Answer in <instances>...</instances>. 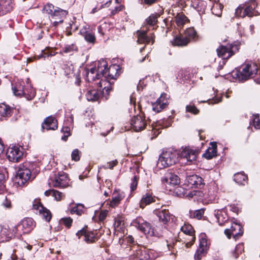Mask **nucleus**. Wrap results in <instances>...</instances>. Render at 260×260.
Returning <instances> with one entry per match:
<instances>
[{"label": "nucleus", "mask_w": 260, "mask_h": 260, "mask_svg": "<svg viewBox=\"0 0 260 260\" xmlns=\"http://www.w3.org/2000/svg\"><path fill=\"white\" fill-rule=\"evenodd\" d=\"M159 16V15L156 13L152 14L146 19L145 22L149 25L154 26L157 23Z\"/></svg>", "instance_id": "nucleus-43"}, {"label": "nucleus", "mask_w": 260, "mask_h": 260, "mask_svg": "<svg viewBox=\"0 0 260 260\" xmlns=\"http://www.w3.org/2000/svg\"><path fill=\"white\" fill-rule=\"evenodd\" d=\"M253 124L254 127L256 129L260 128V118L258 114H256L253 116Z\"/></svg>", "instance_id": "nucleus-56"}, {"label": "nucleus", "mask_w": 260, "mask_h": 260, "mask_svg": "<svg viewBox=\"0 0 260 260\" xmlns=\"http://www.w3.org/2000/svg\"><path fill=\"white\" fill-rule=\"evenodd\" d=\"M108 214L107 210H103L99 214V218L100 221H103L107 217Z\"/></svg>", "instance_id": "nucleus-64"}, {"label": "nucleus", "mask_w": 260, "mask_h": 260, "mask_svg": "<svg viewBox=\"0 0 260 260\" xmlns=\"http://www.w3.org/2000/svg\"><path fill=\"white\" fill-rule=\"evenodd\" d=\"M154 202V199L152 196L148 193L144 194L140 201V207L144 208L145 206Z\"/></svg>", "instance_id": "nucleus-37"}, {"label": "nucleus", "mask_w": 260, "mask_h": 260, "mask_svg": "<svg viewBox=\"0 0 260 260\" xmlns=\"http://www.w3.org/2000/svg\"><path fill=\"white\" fill-rule=\"evenodd\" d=\"M109 29V26L106 22L102 23L98 27V32L102 35H104Z\"/></svg>", "instance_id": "nucleus-52"}, {"label": "nucleus", "mask_w": 260, "mask_h": 260, "mask_svg": "<svg viewBox=\"0 0 260 260\" xmlns=\"http://www.w3.org/2000/svg\"><path fill=\"white\" fill-rule=\"evenodd\" d=\"M5 182V175L3 173L2 171L0 170V193H1L4 189L5 186L4 185Z\"/></svg>", "instance_id": "nucleus-60"}, {"label": "nucleus", "mask_w": 260, "mask_h": 260, "mask_svg": "<svg viewBox=\"0 0 260 260\" xmlns=\"http://www.w3.org/2000/svg\"><path fill=\"white\" fill-rule=\"evenodd\" d=\"M114 196L112 198L109 203V206L112 208L117 207L124 197L123 193L118 191H114Z\"/></svg>", "instance_id": "nucleus-30"}, {"label": "nucleus", "mask_w": 260, "mask_h": 260, "mask_svg": "<svg viewBox=\"0 0 260 260\" xmlns=\"http://www.w3.org/2000/svg\"><path fill=\"white\" fill-rule=\"evenodd\" d=\"M153 251L149 250H140L137 251L136 257L138 260H153Z\"/></svg>", "instance_id": "nucleus-25"}, {"label": "nucleus", "mask_w": 260, "mask_h": 260, "mask_svg": "<svg viewBox=\"0 0 260 260\" xmlns=\"http://www.w3.org/2000/svg\"><path fill=\"white\" fill-rule=\"evenodd\" d=\"M191 6L198 12H202L205 9L204 2L200 0H191Z\"/></svg>", "instance_id": "nucleus-42"}, {"label": "nucleus", "mask_w": 260, "mask_h": 260, "mask_svg": "<svg viewBox=\"0 0 260 260\" xmlns=\"http://www.w3.org/2000/svg\"><path fill=\"white\" fill-rule=\"evenodd\" d=\"M108 64L106 60L103 59L97 63L96 66L91 68L90 70L86 69L85 74L88 81H95L94 74L97 78H100L102 76L108 79H116L118 76V66L116 65L110 66L107 70Z\"/></svg>", "instance_id": "nucleus-1"}, {"label": "nucleus", "mask_w": 260, "mask_h": 260, "mask_svg": "<svg viewBox=\"0 0 260 260\" xmlns=\"http://www.w3.org/2000/svg\"><path fill=\"white\" fill-rule=\"evenodd\" d=\"M138 181V178L136 176H134L132 178L130 186L131 190L132 191H134L137 188Z\"/></svg>", "instance_id": "nucleus-55"}, {"label": "nucleus", "mask_w": 260, "mask_h": 260, "mask_svg": "<svg viewBox=\"0 0 260 260\" xmlns=\"http://www.w3.org/2000/svg\"><path fill=\"white\" fill-rule=\"evenodd\" d=\"M181 231L188 235L189 238L188 239V241L185 243V246L186 248L190 247L194 242L196 237L194 235L195 231L191 224L189 223H184L183 225L181 227Z\"/></svg>", "instance_id": "nucleus-15"}, {"label": "nucleus", "mask_w": 260, "mask_h": 260, "mask_svg": "<svg viewBox=\"0 0 260 260\" xmlns=\"http://www.w3.org/2000/svg\"><path fill=\"white\" fill-rule=\"evenodd\" d=\"M95 74L96 73L94 74L95 80L96 79H101L100 81L96 83L98 86L103 89V94L105 93V94L108 95L109 91L112 89V83L110 82V79L107 78H104L102 76L100 78H97V77L95 76Z\"/></svg>", "instance_id": "nucleus-18"}, {"label": "nucleus", "mask_w": 260, "mask_h": 260, "mask_svg": "<svg viewBox=\"0 0 260 260\" xmlns=\"http://www.w3.org/2000/svg\"><path fill=\"white\" fill-rule=\"evenodd\" d=\"M257 67L253 62H250L243 64L242 70H237L232 73V76L239 81H245L257 74Z\"/></svg>", "instance_id": "nucleus-4"}, {"label": "nucleus", "mask_w": 260, "mask_h": 260, "mask_svg": "<svg viewBox=\"0 0 260 260\" xmlns=\"http://www.w3.org/2000/svg\"><path fill=\"white\" fill-rule=\"evenodd\" d=\"M76 235L78 236L81 235L84 236V240L88 243H92L98 240L97 237L95 236V234L93 232L86 231L84 229H82L78 231Z\"/></svg>", "instance_id": "nucleus-23"}, {"label": "nucleus", "mask_w": 260, "mask_h": 260, "mask_svg": "<svg viewBox=\"0 0 260 260\" xmlns=\"http://www.w3.org/2000/svg\"><path fill=\"white\" fill-rule=\"evenodd\" d=\"M22 234L29 233L35 226L34 221L31 218H25L20 222Z\"/></svg>", "instance_id": "nucleus-20"}, {"label": "nucleus", "mask_w": 260, "mask_h": 260, "mask_svg": "<svg viewBox=\"0 0 260 260\" xmlns=\"http://www.w3.org/2000/svg\"><path fill=\"white\" fill-rule=\"evenodd\" d=\"M42 128L46 130H55L57 128V122L55 117L50 116L47 117L42 124Z\"/></svg>", "instance_id": "nucleus-22"}, {"label": "nucleus", "mask_w": 260, "mask_h": 260, "mask_svg": "<svg viewBox=\"0 0 260 260\" xmlns=\"http://www.w3.org/2000/svg\"><path fill=\"white\" fill-rule=\"evenodd\" d=\"M84 206L81 204H78L75 207H73L71 210L72 214H76L78 215H81L83 213Z\"/></svg>", "instance_id": "nucleus-46"}, {"label": "nucleus", "mask_w": 260, "mask_h": 260, "mask_svg": "<svg viewBox=\"0 0 260 260\" xmlns=\"http://www.w3.org/2000/svg\"><path fill=\"white\" fill-rule=\"evenodd\" d=\"M223 8V6L221 4L218 2H215L211 8L212 14L217 17H221Z\"/></svg>", "instance_id": "nucleus-39"}, {"label": "nucleus", "mask_w": 260, "mask_h": 260, "mask_svg": "<svg viewBox=\"0 0 260 260\" xmlns=\"http://www.w3.org/2000/svg\"><path fill=\"white\" fill-rule=\"evenodd\" d=\"M113 227L114 229V234L117 235L120 234V237H122V235L124 233L126 228L124 217L120 215H117L115 216L114 218Z\"/></svg>", "instance_id": "nucleus-9"}, {"label": "nucleus", "mask_w": 260, "mask_h": 260, "mask_svg": "<svg viewBox=\"0 0 260 260\" xmlns=\"http://www.w3.org/2000/svg\"><path fill=\"white\" fill-rule=\"evenodd\" d=\"M12 110L11 108L5 104H0V116L4 117H9L11 115Z\"/></svg>", "instance_id": "nucleus-40"}, {"label": "nucleus", "mask_w": 260, "mask_h": 260, "mask_svg": "<svg viewBox=\"0 0 260 260\" xmlns=\"http://www.w3.org/2000/svg\"><path fill=\"white\" fill-rule=\"evenodd\" d=\"M237 50V46L232 44L221 46L216 50L218 56L224 59L231 57L234 55L235 52Z\"/></svg>", "instance_id": "nucleus-8"}, {"label": "nucleus", "mask_w": 260, "mask_h": 260, "mask_svg": "<svg viewBox=\"0 0 260 260\" xmlns=\"http://www.w3.org/2000/svg\"><path fill=\"white\" fill-rule=\"evenodd\" d=\"M52 183L54 187L66 188L70 185V179L66 173L60 172L55 177Z\"/></svg>", "instance_id": "nucleus-14"}, {"label": "nucleus", "mask_w": 260, "mask_h": 260, "mask_svg": "<svg viewBox=\"0 0 260 260\" xmlns=\"http://www.w3.org/2000/svg\"><path fill=\"white\" fill-rule=\"evenodd\" d=\"M198 153V151L196 149L186 146L182 149L180 155L182 158L185 159L187 163L190 165L196 160Z\"/></svg>", "instance_id": "nucleus-12"}, {"label": "nucleus", "mask_w": 260, "mask_h": 260, "mask_svg": "<svg viewBox=\"0 0 260 260\" xmlns=\"http://www.w3.org/2000/svg\"><path fill=\"white\" fill-rule=\"evenodd\" d=\"M242 227L239 224L233 222L231 224L230 229H226L224 230V234L230 239L232 235L236 240L243 234Z\"/></svg>", "instance_id": "nucleus-16"}, {"label": "nucleus", "mask_w": 260, "mask_h": 260, "mask_svg": "<svg viewBox=\"0 0 260 260\" xmlns=\"http://www.w3.org/2000/svg\"><path fill=\"white\" fill-rule=\"evenodd\" d=\"M22 149V148L17 146H13L9 147L7 152L8 159L10 161H19L23 155Z\"/></svg>", "instance_id": "nucleus-13"}, {"label": "nucleus", "mask_w": 260, "mask_h": 260, "mask_svg": "<svg viewBox=\"0 0 260 260\" xmlns=\"http://www.w3.org/2000/svg\"><path fill=\"white\" fill-rule=\"evenodd\" d=\"M14 94L16 96L24 95L27 100H32L36 95L35 90L31 84L25 87L20 83H17L12 88Z\"/></svg>", "instance_id": "nucleus-5"}, {"label": "nucleus", "mask_w": 260, "mask_h": 260, "mask_svg": "<svg viewBox=\"0 0 260 260\" xmlns=\"http://www.w3.org/2000/svg\"><path fill=\"white\" fill-rule=\"evenodd\" d=\"M27 164L20 165L18 170L16 179L19 186L23 185L30 178L31 168L27 166Z\"/></svg>", "instance_id": "nucleus-7"}, {"label": "nucleus", "mask_w": 260, "mask_h": 260, "mask_svg": "<svg viewBox=\"0 0 260 260\" xmlns=\"http://www.w3.org/2000/svg\"><path fill=\"white\" fill-rule=\"evenodd\" d=\"M130 124L131 128L134 131L138 132L144 129L147 125V122L145 117L138 115L132 118Z\"/></svg>", "instance_id": "nucleus-10"}, {"label": "nucleus", "mask_w": 260, "mask_h": 260, "mask_svg": "<svg viewBox=\"0 0 260 260\" xmlns=\"http://www.w3.org/2000/svg\"><path fill=\"white\" fill-rule=\"evenodd\" d=\"M243 10V12L242 15L243 18L246 16L252 17L260 15V9H259L257 3L255 0H249L244 4L240 5L236 9V15L237 16H240Z\"/></svg>", "instance_id": "nucleus-2"}, {"label": "nucleus", "mask_w": 260, "mask_h": 260, "mask_svg": "<svg viewBox=\"0 0 260 260\" xmlns=\"http://www.w3.org/2000/svg\"><path fill=\"white\" fill-rule=\"evenodd\" d=\"M244 251V245L242 243L237 244L235 247V251L233 253V256L235 258H238L239 254H241Z\"/></svg>", "instance_id": "nucleus-50"}, {"label": "nucleus", "mask_w": 260, "mask_h": 260, "mask_svg": "<svg viewBox=\"0 0 260 260\" xmlns=\"http://www.w3.org/2000/svg\"><path fill=\"white\" fill-rule=\"evenodd\" d=\"M188 20L187 18L182 14H178L176 16V22L178 26H182Z\"/></svg>", "instance_id": "nucleus-47"}, {"label": "nucleus", "mask_w": 260, "mask_h": 260, "mask_svg": "<svg viewBox=\"0 0 260 260\" xmlns=\"http://www.w3.org/2000/svg\"><path fill=\"white\" fill-rule=\"evenodd\" d=\"M0 4V15H5L13 9V0H1Z\"/></svg>", "instance_id": "nucleus-24"}, {"label": "nucleus", "mask_w": 260, "mask_h": 260, "mask_svg": "<svg viewBox=\"0 0 260 260\" xmlns=\"http://www.w3.org/2000/svg\"><path fill=\"white\" fill-rule=\"evenodd\" d=\"M32 209L36 210L37 213L42 216V217L46 221H49L51 218L52 215L50 211L43 207L40 200H35L32 204Z\"/></svg>", "instance_id": "nucleus-11"}, {"label": "nucleus", "mask_w": 260, "mask_h": 260, "mask_svg": "<svg viewBox=\"0 0 260 260\" xmlns=\"http://www.w3.org/2000/svg\"><path fill=\"white\" fill-rule=\"evenodd\" d=\"M20 226V223L16 224L14 230L9 231L11 239L15 237L20 238L23 235Z\"/></svg>", "instance_id": "nucleus-41"}, {"label": "nucleus", "mask_w": 260, "mask_h": 260, "mask_svg": "<svg viewBox=\"0 0 260 260\" xmlns=\"http://www.w3.org/2000/svg\"><path fill=\"white\" fill-rule=\"evenodd\" d=\"M193 193L194 194V200H203L204 194L202 191L199 190H195V193Z\"/></svg>", "instance_id": "nucleus-61"}, {"label": "nucleus", "mask_w": 260, "mask_h": 260, "mask_svg": "<svg viewBox=\"0 0 260 260\" xmlns=\"http://www.w3.org/2000/svg\"><path fill=\"white\" fill-rule=\"evenodd\" d=\"M131 225L136 227L145 235H154L153 229L150 224L141 217H138L131 222Z\"/></svg>", "instance_id": "nucleus-6"}, {"label": "nucleus", "mask_w": 260, "mask_h": 260, "mask_svg": "<svg viewBox=\"0 0 260 260\" xmlns=\"http://www.w3.org/2000/svg\"><path fill=\"white\" fill-rule=\"evenodd\" d=\"M67 14V11L61 9L60 8H57V9H55L54 10V13L52 18L59 19L60 22H62L63 18L65 17Z\"/></svg>", "instance_id": "nucleus-35"}, {"label": "nucleus", "mask_w": 260, "mask_h": 260, "mask_svg": "<svg viewBox=\"0 0 260 260\" xmlns=\"http://www.w3.org/2000/svg\"><path fill=\"white\" fill-rule=\"evenodd\" d=\"M54 6L53 5L51 4H47L44 6L43 9V12L44 13H47L51 16L52 17V16L54 13Z\"/></svg>", "instance_id": "nucleus-49"}, {"label": "nucleus", "mask_w": 260, "mask_h": 260, "mask_svg": "<svg viewBox=\"0 0 260 260\" xmlns=\"http://www.w3.org/2000/svg\"><path fill=\"white\" fill-rule=\"evenodd\" d=\"M72 77L75 78V84L77 85H79L80 84L81 80L79 71L77 70L76 72L74 73V75L72 76Z\"/></svg>", "instance_id": "nucleus-63"}, {"label": "nucleus", "mask_w": 260, "mask_h": 260, "mask_svg": "<svg viewBox=\"0 0 260 260\" xmlns=\"http://www.w3.org/2000/svg\"><path fill=\"white\" fill-rule=\"evenodd\" d=\"M64 70L65 75L69 78H72L74 73L76 72V71L74 70V67L72 65L66 66L64 68Z\"/></svg>", "instance_id": "nucleus-51"}, {"label": "nucleus", "mask_w": 260, "mask_h": 260, "mask_svg": "<svg viewBox=\"0 0 260 260\" xmlns=\"http://www.w3.org/2000/svg\"><path fill=\"white\" fill-rule=\"evenodd\" d=\"M187 39L189 43L192 41L197 40L198 35L196 31L193 27L187 28L184 31V36Z\"/></svg>", "instance_id": "nucleus-32"}, {"label": "nucleus", "mask_w": 260, "mask_h": 260, "mask_svg": "<svg viewBox=\"0 0 260 260\" xmlns=\"http://www.w3.org/2000/svg\"><path fill=\"white\" fill-rule=\"evenodd\" d=\"M178 153L176 150L169 149L164 151L160 155L157 167L160 169H164L176 164L178 160Z\"/></svg>", "instance_id": "nucleus-3"}, {"label": "nucleus", "mask_w": 260, "mask_h": 260, "mask_svg": "<svg viewBox=\"0 0 260 260\" xmlns=\"http://www.w3.org/2000/svg\"><path fill=\"white\" fill-rule=\"evenodd\" d=\"M124 8V6L122 5H120L118 6H116L114 8V9L111 10L110 15L113 16L117 13H118L119 12L122 11L123 9Z\"/></svg>", "instance_id": "nucleus-59"}, {"label": "nucleus", "mask_w": 260, "mask_h": 260, "mask_svg": "<svg viewBox=\"0 0 260 260\" xmlns=\"http://www.w3.org/2000/svg\"><path fill=\"white\" fill-rule=\"evenodd\" d=\"M52 196L54 198V199L57 201H61L64 197V195L62 192L54 189H53L52 191Z\"/></svg>", "instance_id": "nucleus-54"}, {"label": "nucleus", "mask_w": 260, "mask_h": 260, "mask_svg": "<svg viewBox=\"0 0 260 260\" xmlns=\"http://www.w3.org/2000/svg\"><path fill=\"white\" fill-rule=\"evenodd\" d=\"M72 159L75 161H78L80 159V152L78 149H74L71 154Z\"/></svg>", "instance_id": "nucleus-57"}, {"label": "nucleus", "mask_w": 260, "mask_h": 260, "mask_svg": "<svg viewBox=\"0 0 260 260\" xmlns=\"http://www.w3.org/2000/svg\"><path fill=\"white\" fill-rule=\"evenodd\" d=\"M215 215L219 225H222L227 220V216L223 210L215 211Z\"/></svg>", "instance_id": "nucleus-33"}, {"label": "nucleus", "mask_w": 260, "mask_h": 260, "mask_svg": "<svg viewBox=\"0 0 260 260\" xmlns=\"http://www.w3.org/2000/svg\"><path fill=\"white\" fill-rule=\"evenodd\" d=\"M85 40L89 43H94L95 40L94 34L90 31H86L83 32Z\"/></svg>", "instance_id": "nucleus-48"}, {"label": "nucleus", "mask_w": 260, "mask_h": 260, "mask_svg": "<svg viewBox=\"0 0 260 260\" xmlns=\"http://www.w3.org/2000/svg\"><path fill=\"white\" fill-rule=\"evenodd\" d=\"M137 37V42L139 44H153L154 42V36L153 33L147 34L146 30H139L136 32Z\"/></svg>", "instance_id": "nucleus-17"}, {"label": "nucleus", "mask_w": 260, "mask_h": 260, "mask_svg": "<svg viewBox=\"0 0 260 260\" xmlns=\"http://www.w3.org/2000/svg\"><path fill=\"white\" fill-rule=\"evenodd\" d=\"M234 181L240 185H245L247 182V176L243 173H237L234 177Z\"/></svg>", "instance_id": "nucleus-36"}, {"label": "nucleus", "mask_w": 260, "mask_h": 260, "mask_svg": "<svg viewBox=\"0 0 260 260\" xmlns=\"http://www.w3.org/2000/svg\"><path fill=\"white\" fill-rule=\"evenodd\" d=\"M156 215L159 221L164 224L167 223L172 218L173 215L167 210H161L156 212Z\"/></svg>", "instance_id": "nucleus-27"}, {"label": "nucleus", "mask_w": 260, "mask_h": 260, "mask_svg": "<svg viewBox=\"0 0 260 260\" xmlns=\"http://www.w3.org/2000/svg\"><path fill=\"white\" fill-rule=\"evenodd\" d=\"M77 50V47L74 44L66 45L63 48L65 53H71L74 51Z\"/></svg>", "instance_id": "nucleus-53"}, {"label": "nucleus", "mask_w": 260, "mask_h": 260, "mask_svg": "<svg viewBox=\"0 0 260 260\" xmlns=\"http://www.w3.org/2000/svg\"><path fill=\"white\" fill-rule=\"evenodd\" d=\"M186 109L187 111L194 114H197L199 113V110L194 106H187Z\"/></svg>", "instance_id": "nucleus-62"}, {"label": "nucleus", "mask_w": 260, "mask_h": 260, "mask_svg": "<svg viewBox=\"0 0 260 260\" xmlns=\"http://www.w3.org/2000/svg\"><path fill=\"white\" fill-rule=\"evenodd\" d=\"M166 95V94H161L156 101L152 104L154 111L159 112L166 107L168 104Z\"/></svg>", "instance_id": "nucleus-21"}, {"label": "nucleus", "mask_w": 260, "mask_h": 260, "mask_svg": "<svg viewBox=\"0 0 260 260\" xmlns=\"http://www.w3.org/2000/svg\"><path fill=\"white\" fill-rule=\"evenodd\" d=\"M210 146L206 150L203 156L208 159H211L216 155L217 153V145L215 142H210Z\"/></svg>", "instance_id": "nucleus-28"}, {"label": "nucleus", "mask_w": 260, "mask_h": 260, "mask_svg": "<svg viewBox=\"0 0 260 260\" xmlns=\"http://www.w3.org/2000/svg\"><path fill=\"white\" fill-rule=\"evenodd\" d=\"M61 222L67 227L69 228L72 225L73 220L71 217H65L61 219Z\"/></svg>", "instance_id": "nucleus-58"}, {"label": "nucleus", "mask_w": 260, "mask_h": 260, "mask_svg": "<svg viewBox=\"0 0 260 260\" xmlns=\"http://www.w3.org/2000/svg\"><path fill=\"white\" fill-rule=\"evenodd\" d=\"M10 240L9 232L5 224H0V242L9 241Z\"/></svg>", "instance_id": "nucleus-31"}, {"label": "nucleus", "mask_w": 260, "mask_h": 260, "mask_svg": "<svg viewBox=\"0 0 260 260\" xmlns=\"http://www.w3.org/2000/svg\"><path fill=\"white\" fill-rule=\"evenodd\" d=\"M210 242L205 233H201L199 236V248L206 249L208 250Z\"/></svg>", "instance_id": "nucleus-34"}, {"label": "nucleus", "mask_w": 260, "mask_h": 260, "mask_svg": "<svg viewBox=\"0 0 260 260\" xmlns=\"http://www.w3.org/2000/svg\"><path fill=\"white\" fill-rule=\"evenodd\" d=\"M100 96L99 92L95 89L89 90L86 94V99L89 101H96L98 100Z\"/></svg>", "instance_id": "nucleus-38"}, {"label": "nucleus", "mask_w": 260, "mask_h": 260, "mask_svg": "<svg viewBox=\"0 0 260 260\" xmlns=\"http://www.w3.org/2000/svg\"><path fill=\"white\" fill-rule=\"evenodd\" d=\"M204 213L203 209H199L195 211H189V216L191 218H194L198 219H201Z\"/></svg>", "instance_id": "nucleus-45"}, {"label": "nucleus", "mask_w": 260, "mask_h": 260, "mask_svg": "<svg viewBox=\"0 0 260 260\" xmlns=\"http://www.w3.org/2000/svg\"><path fill=\"white\" fill-rule=\"evenodd\" d=\"M171 43L173 46H176L179 47H183L187 46L188 44V41L183 35L177 36L175 37L172 41Z\"/></svg>", "instance_id": "nucleus-29"}, {"label": "nucleus", "mask_w": 260, "mask_h": 260, "mask_svg": "<svg viewBox=\"0 0 260 260\" xmlns=\"http://www.w3.org/2000/svg\"><path fill=\"white\" fill-rule=\"evenodd\" d=\"M207 252L206 249L198 248L194 254V258L195 260H201L202 258L205 256Z\"/></svg>", "instance_id": "nucleus-44"}, {"label": "nucleus", "mask_w": 260, "mask_h": 260, "mask_svg": "<svg viewBox=\"0 0 260 260\" xmlns=\"http://www.w3.org/2000/svg\"><path fill=\"white\" fill-rule=\"evenodd\" d=\"M161 180L162 183L166 186L169 185L170 186H174L179 184L180 183V179L179 177L172 173L167 174L161 178Z\"/></svg>", "instance_id": "nucleus-19"}, {"label": "nucleus", "mask_w": 260, "mask_h": 260, "mask_svg": "<svg viewBox=\"0 0 260 260\" xmlns=\"http://www.w3.org/2000/svg\"><path fill=\"white\" fill-rule=\"evenodd\" d=\"M188 184L191 187L197 188L203 185V179L197 175H192L187 177Z\"/></svg>", "instance_id": "nucleus-26"}]
</instances>
